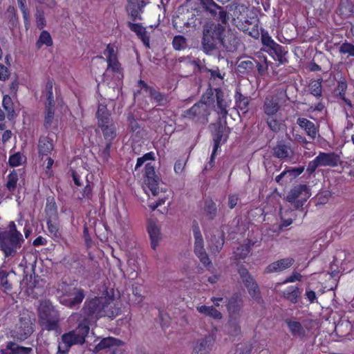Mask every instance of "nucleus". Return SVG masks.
<instances>
[{
	"label": "nucleus",
	"mask_w": 354,
	"mask_h": 354,
	"mask_svg": "<svg viewBox=\"0 0 354 354\" xmlns=\"http://www.w3.org/2000/svg\"><path fill=\"white\" fill-rule=\"evenodd\" d=\"M216 21H207L203 26V37L201 40V46L205 54H211L218 48V46H222L228 48L225 42L226 23H223L216 17H214Z\"/></svg>",
	"instance_id": "obj_1"
},
{
	"label": "nucleus",
	"mask_w": 354,
	"mask_h": 354,
	"mask_svg": "<svg viewBox=\"0 0 354 354\" xmlns=\"http://www.w3.org/2000/svg\"><path fill=\"white\" fill-rule=\"evenodd\" d=\"M279 98L277 95H270L266 97L263 111L266 115V123L271 131L277 133L281 129L282 120L280 119Z\"/></svg>",
	"instance_id": "obj_2"
},
{
	"label": "nucleus",
	"mask_w": 354,
	"mask_h": 354,
	"mask_svg": "<svg viewBox=\"0 0 354 354\" xmlns=\"http://www.w3.org/2000/svg\"><path fill=\"white\" fill-rule=\"evenodd\" d=\"M38 318L42 329L50 331L59 328V313L50 301L45 300L40 303Z\"/></svg>",
	"instance_id": "obj_3"
},
{
	"label": "nucleus",
	"mask_w": 354,
	"mask_h": 354,
	"mask_svg": "<svg viewBox=\"0 0 354 354\" xmlns=\"http://www.w3.org/2000/svg\"><path fill=\"white\" fill-rule=\"evenodd\" d=\"M210 110L203 100L195 103L192 107L184 111L181 115L186 124L191 123L196 127L204 126L208 123Z\"/></svg>",
	"instance_id": "obj_4"
},
{
	"label": "nucleus",
	"mask_w": 354,
	"mask_h": 354,
	"mask_svg": "<svg viewBox=\"0 0 354 354\" xmlns=\"http://www.w3.org/2000/svg\"><path fill=\"white\" fill-rule=\"evenodd\" d=\"M9 230L0 232V248L6 257L15 254L20 248V232L17 230L14 222L9 224Z\"/></svg>",
	"instance_id": "obj_5"
},
{
	"label": "nucleus",
	"mask_w": 354,
	"mask_h": 354,
	"mask_svg": "<svg viewBox=\"0 0 354 354\" xmlns=\"http://www.w3.org/2000/svg\"><path fill=\"white\" fill-rule=\"evenodd\" d=\"M58 290L62 292V304L71 308L79 306L85 297L82 288L73 287L66 283L59 285Z\"/></svg>",
	"instance_id": "obj_6"
},
{
	"label": "nucleus",
	"mask_w": 354,
	"mask_h": 354,
	"mask_svg": "<svg viewBox=\"0 0 354 354\" xmlns=\"http://www.w3.org/2000/svg\"><path fill=\"white\" fill-rule=\"evenodd\" d=\"M310 189L305 184H298L290 190L286 196V201L294 205L296 209L302 207L310 197Z\"/></svg>",
	"instance_id": "obj_7"
},
{
	"label": "nucleus",
	"mask_w": 354,
	"mask_h": 354,
	"mask_svg": "<svg viewBox=\"0 0 354 354\" xmlns=\"http://www.w3.org/2000/svg\"><path fill=\"white\" fill-rule=\"evenodd\" d=\"M242 24L236 23L234 25L237 27V28L252 37L254 39H259L260 37V31H259V17L252 13H249L243 19Z\"/></svg>",
	"instance_id": "obj_8"
},
{
	"label": "nucleus",
	"mask_w": 354,
	"mask_h": 354,
	"mask_svg": "<svg viewBox=\"0 0 354 354\" xmlns=\"http://www.w3.org/2000/svg\"><path fill=\"white\" fill-rule=\"evenodd\" d=\"M138 86L140 88L137 93L142 91L146 93L152 102L158 106H165L169 102L168 95L156 90L154 87L148 85L144 80H140L138 82ZM136 94V93H135Z\"/></svg>",
	"instance_id": "obj_9"
},
{
	"label": "nucleus",
	"mask_w": 354,
	"mask_h": 354,
	"mask_svg": "<svg viewBox=\"0 0 354 354\" xmlns=\"http://www.w3.org/2000/svg\"><path fill=\"white\" fill-rule=\"evenodd\" d=\"M160 178L156 174L154 166L149 162L145 165L144 183L153 196H158L160 192Z\"/></svg>",
	"instance_id": "obj_10"
},
{
	"label": "nucleus",
	"mask_w": 354,
	"mask_h": 354,
	"mask_svg": "<svg viewBox=\"0 0 354 354\" xmlns=\"http://www.w3.org/2000/svg\"><path fill=\"white\" fill-rule=\"evenodd\" d=\"M149 1L145 0H127L125 10L128 18L132 21H142V14Z\"/></svg>",
	"instance_id": "obj_11"
},
{
	"label": "nucleus",
	"mask_w": 354,
	"mask_h": 354,
	"mask_svg": "<svg viewBox=\"0 0 354 354\" xmlns=\"http://www.w3.org/2000/svg\"><path fill=\"white\" fill-rule=\"evenodd\" d=\"M102 306L101 308V315L100 317H109L113 319L122 313L120 304L118 301H115L113 296L102 297Z\"/></svg>",
	"instance_id": "obj_12"
},
{
	"label": "nucleus",
	"mask_w": 354,
	"mask_h": 354,
	"mask_svg": "<svg viewBox=\"0 0 354 354\" xmlns=\"http://www.w3.org/2000/svg\"><path fill=\"white\" fill-rule=\"evenodd\" d=\"M102 297H95L90 299H87L82 308V313L85 315L84 317L91 319H99L101 318V308L102 305Z\"/></svg>",
	"instance_id": "obj_13"
},
{
	"label": "nucleus",
	"mask_w": 354,
	"mask_h": 354,
	"mask_svg": "<svg viewBox=\"0 0 354 354\" xmlns=\"http://www.w3.org/2000/svg\"><path fill=\"white\" fill-rule=\"evenodd\" d=\"M204 10L210 14L212 17H216L223 23H226L229 19V15L227 10L217 3L214 0H199Z\"/></svg>",
	"instance_id": "obj_14"
},
{
	"label": "nucleus",
	"mask_w": 354,
	"mask_h": 354,
	"mask_svg": "<svg viewBox=\"0 0 354 354\" xmlns=\"http://www.w3.org/2000/svg\"><path fill=\"white\" fill-rule=\"evenodd\" d=\"M223 119H218V120L213 124L214 127V130L212 132L213 140H214V147L215 150H218L221 145V142H225L228 138V134L230 133V130L227 127H226V122L224 123L222 122Z\"/></svg>",
	"instance_id": "obj_15"
},
{
	"label": "nucleus",
	"mask_w": 354,
	"mask_h": 354,
	"mask_svg": "<svg viewBox=\"0 0 354 354\" xmlns=\"http://www.w3.org/2000/svg\"><path fill=\"white\" fill-rule=\"evenodd\" d=\"M225 304L230 318L239 319L240 311L243 305L241 295L239 293H234L230 298L225 299Z\"/></svg>",
	"instance_id": "obj_16"
},
{
	"label": "nucleus",
	"mask_w": 354,
	"mask_h": 354,
	"mask_svg": "<svg viewBox=\"0 0 354 354\" xmlns=\"http://www.w3.org/2000/svg\"><path fill=\"white\" fill-rule=\"evenodd\" d=\"M131 20L127 22V26L137 37L142 41L147 48H150V36L147 30V28L143 26L141 23H135Z\"/></svg>",
	"instance_id": "obj_17"
},
{
	"label": "nucleus",
	"mask_w": 354,
	"mask_h": 354,
	"mask_svg": "<svg viewBox=\"0 0 354 354\" xmlns=\"http://www.w3.org/2000/svg\"><path fill=\"white\" fill-rule=\"evenodd\" d=\"M214 342L215 339L213 335H205L196 342L192 354H209Z\"/></svg>",
	"instance_id": "obj_18"
},
{
	"label": "nucleus",
	"mask_w": 354,
	"mask_h": 354,
	"mask_svg": "<svg viewBox=\"0 0 354 354\" xmlns=\"http://www.w3.org/2000/svg\"><path fill=\"white\" fill-rule=\"evenodd\" d=\"M286 323L291 335L295 337L303 339L308 336L310 332V328L302 325L299 322L287 319Z\"/></svg>",
	"instance_id": "obj_19"
},
{
	"label": "nucleus",
	"mask_w": 354,
	"mask_h": 354,
	"mask_svg": "<svg viewBox=\"0 0 354 354\" xmlns=\"http://www.w3.org/2000/svg\"><path fill=\"white\" fill-rule=\"evenodd\" d=\"M295 259L291 257L281 259L270 263L265 269V273L270 274L283 271L292 266Z\"/></svg>",
	"instance_id": "obj_20"
},
{
	"label": "nucleus",
	"mask_w": 354,
	"mask_h": 354,
	"mask_svg": "<svg viewBox=\"0 0 354 354\" xmlns=\"http://www.w3.org/2000/svg\"><path fill=\"white\" fill-rule=\"evenodd\" d=\"M320 167H337L339 162V156L335 152H319L316 156Z\"/></svg>",
	"instance_id": "obj_21"
},
{
	"label": "nucleus",
	"mask_w": 354,
	"mask_h": 354,
	"mask_svg": "<svg viewBox=\"0 0 354 354\" xmlns=\"http://www.w3.org/2000/svg\"><path fill=\"white\" fill-rule=\"evenodd\" d=\"M266 51L275 60L283 64L288 62L286 55L288 51L285 50V47L275 42L274 45L270 46Z\"/></svg>",
	"instance_id": "obj_22"
},
{
	"label": "nucleus",
	"mask_w": 354,
	"mask_h": 354,
	"mask_svg": "<svg viewBox=\"0 0 354 354\" xmlns=\"http://www.w3.org/2000/svg\"><path fill=\"white\" fill-rule=\"evenodd\" d=\"M215 96L216 99V112L219 115L218 119L225 120L227 115V104L224 99L223 91L218 88H215Z\"/></svg>",
	"instance_id": "obj_23"
},
{
	"label": "nucleus",
	"mask_w": 354,
	"mask_h": 354,
	"mask_svg": "<svg viewBox=\"0 0 354 354\" xmlns=\"http://www.w3.org/2000/svg\"><path fill=\"white\" fill-rule=\"evenodd\" d=\"M234 100L235 106L239 112H241L243 114L248 112L251 98L243 95L239 88H237L235 91Z\"/></svg>",
	"instance_id": "obj_24"
},
{
	"label": "nucleus",
	"mask_w": 354,
	"mask_h": 354,
	"mask_svg": "<svg viewBox=\"0 0 354 354\" xmlns=\"http://www.w3.org/2000/svg\"><path fill=\"white\" fill-rule=\"evenodd\" d=\"M97 126L101 127L114 122L111 118V112L108 110L106 104H100L96 112Z\"/></svg>",
	"instance_id": "obj_25"
},
{
	"label": "nucleus",
	"mask_w": 354,
	"mask_h": 354,
	"mask_svg": "<svg viewBox=\"0 0 354 354\" xmlns=\"http://www.w3.org/2000/svg\"><path fill=\"white\" fill-rule=\"evenodd\" d=\"M273 156L279 159L284 160L290 158L293 152L290 145L285 144L283 142H278L275 147L272 149Z\"/></svg>",
	"instance_id": "obj_26"
},
{
	"label": "nucleus",
	"mask_w": 354,
	"mask_h": 354,
	"mask_svg": "<svg viewBox=\"0 0 354 354\" xmlns=\"http://www.w3.org/2000/svg\"><path fill=\"white\" fill-rule=\"evenodd\" d=\"M147 232L151 240V248L155 250L161 239L160 230L155 222L150 221L147 224Z\"/></svg>",
	"instance_id": "obj_27"
},
{
	"label": "nucleus",
	"mask_w": 354,
	"mask_h": 354,
	"mask_svg": "<svg viewBox=\"0 0 354 354\" xmlns=\"http://www.w3.org/2000/svg\"><path fill=\"white\" fill-rule=\"evenodd\" d=\"M91 320L88 317H84L78 324L77 328L73 330L80 342L84 344L90 330Z\"/></svg>",
	"instance_id": "obj_28"
},
{
	"label": "nucleus",
	"mask_w": 354,
	"mask_h": 354,
	"mask_svg": "<svg viewBox=\"0 0 354 354\" xmlns=\"http://www.w3.org/2000/svg\"><path fill=\"white\" fill-rule=\"evenodd\" d=\"M54 148L53 140L46 136H41L39 140V156L42 159L44 156L50 154Z\"/></svg>",
	"instance_id": "obj_29"
},
{
	"label": "nucleus",
	"mask_w": 354,
	"mask_h": 354,
	"mask_svg": "<svg viewBox=\"0 0 354 354\" xmlns=\"http://www.w3.org/2000/svg\"><path fill=\"white\" fill-rule=\"evenodd\" d=\"M348 84L344 77H341L337 81V85L335 88L337 93L336 95L337 97L341 99L350 109L353 108L351 101L346 97V93L347 91Z\"/></svg>",
	"instance_id": "obj_30"
},
{
	"label": "nucleus",
	"mask_w": 354,
	"mask_h": 354,
	"mask_svg": "<svg viewBox=\"0 0 354 354\" xmlns=\"http://www.w3.org/2000/svg\"><path fill=\"white\" fill-rule=\"evenodd\" d=\"M122 344V341L119 339L108 337L103 338L100 342L97 344L94 348V353H98L100 351H102L106 348H111L113 346H118Z\"/></svg>",
	"instance_id": "obj_31"
},
{
	"label": "nucleus",
	"mask_w": 354,
	"mask_h": 354,
	"mask_svg": "<svg viewBox=\"0 0 354 354\" xmlns=\"http://www.w3.org/2000/svg\"><path fill=\"white\" fill-rule=\"evenodd\" d=\"M297 124L305 131L306 133L314 140L317 136V129L315 124L305 118H299Z\"/></svg>",
	"instance_id": "obj_32"
},
{
	"label": "nucleus",
	"mask_w": 354,
	"mask_h": 354,
	"mask_svg": "<svg viewBox=\"0 0 354 354\" xmlns=\"http://www.w3.org/2000/svg\"><path fill=\"white\" fill-rule=\"evenodd\" d=\"M48 235L55 241H59L62 232L59 229V219H46Z\"/></svg>",
	"instance_id": "obj_33"
},
{
	"label": "nucleus",
	"mask_w": 354,
	"mask_h": 354,
	"mask_svg": "<svg viewBox=\"0 0 354 354\" xmlns=\"http://www.w3.org/2000/svg\"><path fill=\"white\" fill-rule=\"evenodd\" d=\"M234 8L233 10L232 21L234 24L236 23H243L242 20L247 15L250 13L249 8L247 6L242 3H234Z\"/></svg>",
	"instance_id": "obj_34"
},
{
	"label": "nucleus",
	"mask_w": 354,
	"mask_h": 354,
	"mask_svg": "<svg viewBox=\"0 0 354 354\" xmlns=\"http://www.w3.org/2000/svg\"><path fill=\"white\" fill-rule=\"evenodd\" d=\"M98 127L102 133L104 141L113 142L117 136V128L115 122Z\"/></svg>",
	"instance_id": "obj_35"
},
{
	"label": "nucleus",
	"mask_w": 354,
	"mask_h": 354,
	"mask_svg": "<svg viewBox=\"0 0 354 354\" xmlns=\"http://www.w3.org/2000/svg\"><path fill=\"white\" fill-rule=\"evenodd\" d=\"M55 102L46 101L45 102V118L44 125L46 129L50 128L55 115Z\"/></svg>",
	"instance_id": "obj_36"
},
{
	"label": "nucleus",
	"mask_w": 354,
	"mask_h": 354,
	"mask_svg": "<svg viewBox=\"0 0 354 354\" xmlns=\"http://www.w3.org/2000/svg\"><path fill=\"white\" fill-rule=\"evenodd\" d=\"M254 245V242L250 239H248L246 243L240 245L235 250V251L234 252V258L236 260L245 259L250 253L251 248Z\"/></svg>",
	"instance_id": "obj_37"
},
{
	"label": "nucleus",
	"mask_w": 354,
	"mask_h": 354,
	"mask_svg": "<svg viewBox=\"0 0 354 354\" xmlns=\"http://www.w3.org/2000/svg\"><path fill=\"white\" fill-rule=\"evenodd\" d=\"M301 291L295 286H289L283 292V297L291 303L296 304L298 302Z\"/></svg>",
	"instance_id": "obj_38"
},
{
	"label": "nucleus",
	"mask_w": 354,
	"mask_h": 354,
	"mask_svg": "<svg viewBox=\"0 0 354 354\" xmlns=\"http://www.w3.org/2000/svg\"><path fill=\"white\" fill-rule=\"evenodd\" d=\"M196 310L198 313L210 317L214 319H221L223 317L222 313L216 309L213 306H207L205 305H201L197 306Z\"/></svg>",
	"instance_id": "obj_39"
},
{
	"label": "nucleus",
	"mask_w": 354,
	"mask_h": 354,
	"mask_svg": "<svg viewBox=\"0 0 354 354\" xmlns=\"http://www.w3.org/2000/svg\"><path fill=\"white\" fill-rule=\"evenodd\" d=\"M62 341L65 345L66 349L68 350L73 345L83 344L77 337L73 330L66 333L62 336Z\"/></svg>",
	"instance_id": "obj_40"
},
{
	"label": "nucleus",
	"mask_w": 354,
	"mask_h": 354,
	"mask_svg": "<svg viewBox=\"0 0 354 354\" xmlns=\"http://www.w3.org/2000/svg\"><path fill=\"white\" fill-rule=\"evenodd\" d=\"M53 41L50 34L47 30H43L36 42V48L40 49L43 46L49 47L53 46Z\"/></svg>",
	"instance_id": "obj_41"
},
{
	"label": "nucleus",
	"mask_w": 354,
	"mask_h": 354,
	"mask_svg": "<svg viewBox=\"0 0 354 354\" xmlns=\"http://www.w3.org/2000/svg\"><path fill=\"white\" fill-rule=\"evenodd\" d=\"M45 212L46 219H58L57 208L53 198L47 199Z\"/></svg>",
	"instance_id": "obj_42"
},
{
	"label": "nucleus",
	"mask_w": 354,
	"mask_h": 354,
	"mask_svg": "<svg viewBox=\"0 0 354 354\" xmlns=\"http://www.w3.org/2000/svg\"><path fill=\"white\" fill-rule=\"evenodd\" d=\"M113 142H105V145H99L98 156L103 162H107L110 158L111 148Z\"/></svg>",
	"instance_id": "obj_43"
},
{
	"label": "nucleus",
	"mask_w": 354,
	"mask_h": 354,
	"mask_svg": "<svg viewBox=\"0 0 354 354\" xmlns=\"http://www.w3.org/2000/svg\"><path fill=\"white\" fill-rule=\"evenodd\" d=\"M244 285L247 288L248 293L252 299L257 301H259L261 299L259 286L254 279L245 283Z\"/></svg>",
	"instance_id": "obj_44"
},
{
	"label": "nucleus",
	"mask_w": 354,
	"mask_h": 354,
	"mask_svg": "<svg viewBox=\"0 0 354 354\" xmlns=\"http://www.w3.org/2000/svg\"><path fill=\"white\" fill-rule=\"evenodd\" d=\"M322 80L318 79L313 80L309 84V91L311 95L317 98H319L322 96Z\"/></svg>",
	"instance_id": "obj_45"
},
{
	"label": "nucleus",
	"mask_w": 354,
	"mask_h": 354,
	"mask_svg": "<svg viewBox=\"0 0 354 354\" xmlns=\"http://www.w3.org/2000/svg\"><path fill=\"white\" fill-rule=\"evenodd\" d=\"M127 120L130 131L132 133H136V136H139L141 127L137 120L135 118L134 114L133 113H129L127 116Z\"/></svg>",
	"instance_id": "obj_46"
},
{
	"label": "nucleus",
	"mask_w": 354,
	"mask_h": 354,
	"mask_svg": "<svg viewBox=\"0 0 354 354\" xmlns=\"http://www.w3.org/2000/svg\"><path fill=\"white\" fill-rule=\"evenodd\" d=\"M204 210L209 219L212 220L216 217L217 207L216 203L212 200L205 201Z\"/></svg>",
	"instance_id": "obj_47"
},
{
	"label": "nucleus",
	"mask_w": 354,
	"mask_h": 354,
	"mask_svg": "<svg viewBox=\"0 0 354 354\" xmlns=\"http://www.w3.org/2000/svg\"><path fill=\"white\" fill-rule=\"evenodd\" d=\"M194 253L205 266H207L212 263L204 249V246H194Z\"/></svg>",
	"instance_id": "obj_48"
},
{
	"label": "nucleus",
	"mask_w": 354,
	"mask_h": 354,
	"mask_svg": "<svg viewBox=\"0 0 354 354\" xmlns=\"http://www.w3.org/2000/svg\"><path fill=\"white\" fill-rule=\"evenodd\" d=\"M0 354H22V346L15 342H9L6 348L0 350Z\"/></svg>",
	"instance_id": "obj_49"
},
{
	"label": "nucleus",
	"mask_w": 354,
	"mask_h": 354,
	"mask_svg": "<svg viewBox=\"0 0 354 354\" xmlns=\"http://www.w3.org/2000/svg\"><path fill=\"white\" fill-rule=\"evenodd\" d=\"M173 48L176 50H184L187 48V39L183 35H176L172 41Z\"/></svg>",
	"instance_id": "obj_50"
},
{
	"label": "nucleus",
	"mask_w": 354,
	"mask_h": 354,
	"mask_svg": "<svg viewBox=\"0 0 354 354\" xmlns=\"http://www.w3.org/2000/svg\"><path fill=\"white\" fill-rule=\"evenodd\" d=\"M106 56V60L111 59L118 58V48L115 44H107L106 48L103 52Z\"/></svg>",
	"instance_id": "obj_51"
},
{
	"label": "nucleus",
	"mask_w": 354,
	"mask_h": 354,
	"mask_svg": "<svg viewBox=\"0 0 354 354\" xmlns=\"http://www.w3.org/2000/svg\"><path fill=\"white\" fill-rule=\"evenodd\" d=\"M239 319L230 318L228 322V333L232 336H237L241 333V326L237 321Z\"/></svg>",
	"instance_id": "obj_52"
},
{
	"label": "nucleus",
	"mask_w": 354,
	"mask_h": 354,
	"mask_svg": "<svg viewBox=\"0 0 354 354\" xmlns=\"http://www.w3.org/2000/svg\"><path fill=\"white\" fill-rule=\"evenodd\" d=\"M79 258L77 255H66L61 261V263L66 268L71 269L75 267V264H79Z\"/></svg>",
	"instance_id": "obj_53"
},
{
	"label": "nucleus",
	"mask_w": 354,
	"mask_h": 354,
	"mask_svg": "<svg viewBox=\"0 0 354 354\" xmlns=\"http://www.w3.org/2000/svg\"><path fill=\"white\" fill-rule=\"evenodd\" d=\"M261 30L260 35H261V40L262 45L266 47V49H268L270 46L274 45V44L276 42L272 38V37L269 35L268 32L263 28H261L259 31Z\"/></svg>",
	"instance_id": "obj_54"
},
{
	"label": "nucleus",
	"mask_w": 354,
	"mask_h": 354,
	"mask_svg": "<svg viewBox=\"0 0 354 354\" xmlns=\"http://www.w3.org/2000/svg\"><path fill=\"white\" fill-rule=\"evenodd\" d=\"M2 106L7 111L9 116L13 117L15 113L14 103L9 95H4L2 100Z\"/></svg>",
	"instance_id": "obj_55"
},
{
	"label": "nucleus",
	"mask_w": 354,
	"mask_h": 354,
	"mask_svg": "<svg viewBox=\"0 0 354 354\" xmlns=\"http://www.w3.org/2000/svg\"><path fill=\"white\" fill-rule=\"evenodd\" d=\"M93 197V188L91 183L87 180L86 185L83 188L82 191L80 192V194L78 196V199L80 201L83 200H91Z\"/></svg>",
	"instance_id": "obj_56"
},
{
	"label": "nucleus",
	"mask_w": 354,
	"mask_h": 354,
	"mask_svg": "<svg viewBox=\"0 0 354 354\" xmlns=\"http://www.w3.org/2000/svg\"><path fill=\"white\" fill-rule=\"evenodd\" d=\"M107 70L111 71L115 73H121L122 68L121 64L120 63L118 58L111 59L106 60Z\"/></svg>",
	"instance_id": "obj_57"
},
{
	"label": "nucleus",
	"mask_w": 354,
	"mask_h": 354,
	"mask_svg": "<svg viewBox=\"0 0 354 354\" xmlns=\"http://www.w3.org/2000/svg\"><path fill=\"white\" fill-rule=\"evenodd\" d=\"M156 156L154 152L150 151L145 153L142 157H140L137 159L136 164L134 168L135 171H137L140 167H141L144 163L147 160H155Z\"/></svg>",
	"instance_id": "obj_58"
},
{
	"label": "nucleus",
	"mask_w": 354,
	"mask_h": 354,
	"mask_svg": "<svg viewBox=\"0 0 354 354\" xmlns=\"http://www.w3.org/2000/svg\"><path fill=\"white\" fill-rule=\"evenodd\" d=\"M238 273L239 274L244 284L254 280V278L243 265L239 266Z\"/></svg>",
	"instance_id": "obj_59"
},
{
	"label": "nucleus",
	"mask_w": 354,
	"mask_h": 354,
	"mask_svg": "<svg viewBox=\"0 0 354 354\" xmlns=\"http://www.w3.org/2000/svg\"><path fill=\"white\" fill-rule=\"evenodd\" d=\"M35 21L37 27L39 30H42L46 26V21L43 10H37L35 12Z\"/></svg>",
	"instance_id": "obj_60"
},
{
	"label": "nucleus",
	"mask_w": 354,
	"mask_h": 354,
	"mask_svg": "<svg viewBox=\"0 0 354 354\" xmlns=\"http://www.w3.org/2000/svg\"><path fill=\"white\" fill-rule=\"evenodd\" d=\"M287 176L290 180L294 179L301 174L304 171V167L300 166L297 167H292L285 170Z\"/></svg>",
	"instance_id": "obj_61"
},
{
	"label": "nucleus",
	"mask_w": 354,
	"mask_h": 354,
	"mask_svg": "<svg viewBox=\"0 0 354 354\" xmlns=\"http://www.w3.org/2000/svg\"><path fill=\"white\" fill-rule=\"evenodd\" d=\"M339 52L341 54L348 53L349 55L354 57V45L346 41L340 46Z\"/></svg>",
	"instance_id": "obj_62"
},
{
	"label": "nucleus",
	"mask_w": 354,
	"mask_h": 354,
	"mask_svg": "<svg viewBox=\"0 0 354 354\" xmlns=\"http://www.w3.org/2000/svg\"><path fill=\"white\" fill-rule=\"evenodd\" d=\"M17 180V174L15 171L8 175L6 186L10 191H12L15 188Z\"/></svg>",
	"instance_id": "obj_63"
},
{
	"label": "nucleus",
	"mask_w": 354,
	"mask_h": 354,
	"mask_svg": "<svg viewBox=\"0 0 354 354\" xmlns=\"http://www.w3.org/2000/svg\"><path fill=\"white\" fill-rule=\"evenodd\" d=\"M224 244V239H221V240H217L216 243H212L209 245V249L212 253L216 254L219 253V252L222 250Z\"/></svg>",
	"instance_id": "obj_64"
}]
</instances>
